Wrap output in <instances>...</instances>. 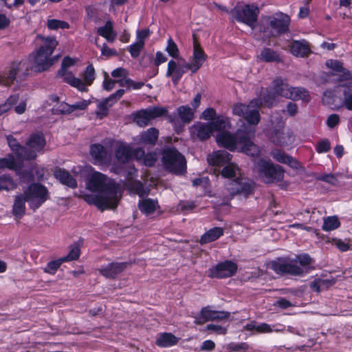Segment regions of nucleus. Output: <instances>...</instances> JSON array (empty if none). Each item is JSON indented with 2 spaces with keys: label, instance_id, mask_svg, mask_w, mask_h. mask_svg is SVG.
Instances as JSON below:
<instances>
[{
  "label": "nucleus",
  "instance_id": "nucleus-1",
  "mask_svg": "<svg viewBox=\"0 0 352 352\" xmlns=\"http://www.w3.org/2000/svg\"><path fill=\"white\" fill-rule=\"evenodd\" d=\"M43 44L36 52L32 53L28 60L14 61L1 75L0 85L6 87L14 85L19 87L28 75L29 69L41 72L52 66L58 59L57 56L52 57L58 41L54 36H39Z\"/></svg>",
  "mask_w": 352,
  "mask_h": 352
},
{
  "label": "nucleus",
  "instance_id": "nucleus-2",
  "mask_svg": "<svg viewBox=\"0 0 352 352\" xmlns=\"http://www.w3.org/2000/svg\"><path fill=\"white\" fill-rule=\"evenodd\" d=\"M285 97L293 100L308 101L309 95L307 90L302 87L289 86L285 80L277 78L273 80L270 90L261 98H254L248 104L236 103L232 107L233 114L245 119L250 125H257L261 120L259 108L264 102L268 107L276 102V98Z\"/></svg>",
  "mask_w": 352,
  "mask_h": 352
},
{
  "label": "nucleus",
  "instance_id": "nucleus-3",
  "mask_svg": "<svg viewBox=\"0 0 352 352\" xmlns=\"http://www.w3.org/2000/svg\"><path fill=\"white\" fill-rule=\"evenodd\" d=\"M209 122L211 124L212 131H219L216 136V142L219 146L230 151L239 148L241 152L252 157L259 155L261 151L258 146L252 140L254 131L238 129L234 133L227 131L226 130L230 128V121L228 118L223 116H217L213 121Z\"/></svg>",
  "mask_w": 352,
  "mask_h": 352
},
{
  "label": "nucleus",
  "instance_id": "nucleus-4",
  "mask_svg": "<svg viewBox=\"0 0 352 352\" xmlns=\"http://www.w3.org/2000/svg\"><path fill=\"white\" fill-rule=\"evenodd\" d=\"M85 185L89 190L97 192L85 195L84 199L87 203L94 204L102 210L117 206L121 192L115 181L100 172L94 171L87 177Z\"/></svg>",
  "mask_w": 352,
  "mask_h": 352
},
{
  "label": "nucleus",
  "instance_id": "nucleus-5",
  "mask_svg": "<svg viewBox=\"0 0 352 352\" xmlns=\"http://www.w3.org/2000/svg\"><path fill=\"white\" fill-rule=\"evenodd\" d=\"M325 64L331 70L333 76H338V81L346 82L338 88L342 89V106L349 111H352V73L344 68L340 60L329 59Z\"/></svg>",
  "mask_w": 352,
  "mask_h": 352
},
{
  "label": "nucleus",
  "instance_id": "nucleus-6",
  "mask_svg": "<svg viewBox=\"0 0 352 352\" xmlns=\"http://www.w3.org/2000/svg\"><path fill=\"white\" fill-rule=\"evenodd\" d=\"M312 263V258L307 254L296 256L295 258H278L270 263V267L278 274L299 276L304 273V268Z\"/></svg>",
  "mask_w": 352,
  "mask_h": 352
},
{
  "label": "nucleus",
  "instance_id": "nucleus-7",
  "mask_svg": "<svg viewBox=\"0 0 352 352\" xmlns=\"http://www.w3.org/2000/svg\"><path fill=\"white\" fill-rule=\"evenodd\" d=\"M289 23L290 18L287 14L278 12L262 18L260 31L267 36H275L286 32Z\"/></svg>",
  "mask_w": 352,
  "mask_h": 352
},
{
  "label": "nucleus",
  "instance_id": "nucleus-8",
  "mask_svg": "<svg viewBox=\"0 0 352 352\" xmlns=\"http://www.w3.org/2000/svg\"><path fill=\"white\" fill-rule=\"evenodd\" d=\"M164 168L175 175H182L186 171V161L184 156L175 148L166 146L161 153Z\"/></svg>",
  "mask_w": 352,
  "mask_h": 352
},
{
  "label": "nucleus",
  "instance_id": "nucleus-9",
  "mask_svg": "<svg viewBox=\"0 0 352 352\" xmlns=\"http://www.w3.org/2000/svg\"><path fill=\"white\" fill-rule=\"evenodd\" d=\"M255 168L260 178L266 184L278 182L283 179V170L270 160L259 159L255 162Z\"/></svg>",
  "mask_w": 352,
  "mask_h": 352
},
{
  "label": "nucleus",
  "instance_id": "nucleus-10",
  "mask_svg": "<svg viewBox=\"0 0 352 352\" xmlns=\"http://www.w3.org/2000/svg\"><path fill=\"white\" fill-rule=\"evenodd\" d=\"M29 206L33 210L38 209L48 199V190L45 186L38 183H33L22 193Z\"/></svg>",
  "mask_w": 352,
  "mask_h": 352
},
{
  "label": "nucleus",
  "instance_id": "nucleus-11",
  "mask_svg": "<svg viewBox=\"0 0 352 352\" xmlns=\"http://www.w3.org/2000/svg\"><path fill=\"white\" fill-rule=\"evenodd\" d=\"M232 12V16L237 21L246 24L252 30L254 28L259 12L256 6L254 5H245L241 7H236Z\"/></svg>",
  "mask_w": 352,
  "mask_h": 352
},
{
  "label": "nucleus",
  "instance_id": "nucleus-12",
  "mask_svg": "<svg viewBox=\"0 0 352 352\" xmlns=\"http://www.w3.org/2000/svg\"><path fill=\"white\" fill-rule=\"evenodd\" d=\"M74 64V59L68 56L65 57L62 61L61 67L58 72V76L61 77L64 82L70 85L72 87L81 92H84L86 91V86L82 82V80L75 77L71 72H67V69Z\"/></svg>",
  "mask_w": 352,
  "mask_h": 352
},
{
  "label": "nucleus",
  "instance_id": "nucleus-13",
  "mask_svg": "<svg viewBox=\"0 0 352 352\" xmlns=\"http://www.w3.org/2000/svg\"><path fill=\"white\" fill-rule=\"evenodd\" d=\"M167 113V110L161 107L153 106L140 110L133 114L134 122L140 126L147 125L155 118L161 117Z\"/></svg>",
  "mask_w": 352,
  "mask_h": 352
},
{
  "label": "nucleus",
  "instance_id": "nucleus-14",
  "mask_svg": "<svg viewBox=\"0 0 352 352\" xmlns=\"http://www.w3.org/2000/svg\"><path fill=\"white\" fill-rule=\"evenodd\" d=\"M237 268V265L234 262L227 260L210 267L208 276L217 278L231 277L235 274Z\"/></svg>",
  "mask_w": 352,
  "mask_h": 352
},
{
  "label": "nucleus",
  "instance_id": "nucleus-15",
  "mask_svg": "<svg viewBox=\"0 0 352 352\" xmlns=\"http://www.w3.org/2000/svg\"><path fill=\"white\" fill-rule=\"evenodd\" d=\"M206 59L207 55L194 38L192 55L190 58V62L186 63V67L192 73H195L201 67Z\"/></svg>",
  "mask_w": 352,
  "mask_h": 352
},
{
  "label": "nucleus",
  "instance_id": "nucleus-16",
  "mask_svg": "<svg viewBox=\"0 0 352 352\" xmlns=\"http://www.w3.org/2000/svg\"><path fill=\"white\" fill-rule=\"evenodd\" d=\"M227 189L232 196L239 194L247 197L252 193L253 185L250 182L237 177L230 182Z\"/></svg>",
  "mask_w": 352,
  "mask_h": 352
},
{
  "label": "nucleus",
  "instance_id": "nucleus-17",
  "mask_svg": "<svg viewBox=\"0 0 352 352\" xmlns=\"http://www.w3.org/2000/svg\"><path fill=\"white\" fill-rule=\"evenodd\" d=\"M125 91L120 89L114 94H111L107 98L100 101L97 106L96 113L100 118L105 117L108 114L109 108L116 104L124 95Z\"/></svg>",
  "mask_w": 352,
  "mask_h": 352
},
{
  "label": "nucleus",
  "instance_id": "nucleus-18",
  "mask_svg": "<svg viewBox=\"0 0 352 352\" xmlns=\"http://www.w3.org/2000/svg\"><path fill=\"white\" fill-rule=\"evenodd\" d=\"M115 157L120 163H126L131 158H135V148L133 149L131 144L122 141H116L114 144Z\"/></svg>",
  "mask_w": 352,
  "mask_h": 352
},
{
  "label": "nucleus",
  "instance_id": "nucleus-19",
  "mask_svg": "<svg viewBox=\"0 0 352 352\" xmlns=\"http://www.w3.org/2000/svg\"><path fill=\"white\" fill-rule=\"evenodd\" d=\"M271 141L279 146L292 145L295 141V136L290 129H274L270 135Z\"/></svg>",
  "mask_w": 352,
  "mask_h": 352
},
{
  "label": "nucleus",
  "instance_id": "nucleus-20",
  "mask_svg": "<svg viewBox=\"0 0 352 352\" xmlns=\"http://www.w3.org/2000/svg\"><path fill=\"white\" fill-rule=\"evenodd\" d=\"M190 135L193 139H198L201 141L208 139L213 132L210 122H197L190 129Z\"/></svg>",
  "mask_w": 352,
  "mask_h": 352
},
{
  "label": "nucleus",
  "instance_id": "nucleus-21",
  "mask_svg": "<svg viewBox=\"0 0 352 352\" xmlns=\"http://www.w3.org/2000/svg\"><path fill=\"white\" fill-rule=\"evenodd\" d=\"M186 70H189L186 67V63L181 64L174 60H170L168 63L166 76L171 77L173 84L177 85Z\"/></svg>",
  "mask_w": 352,
  "mask_h": 352
},
{
  "label": "nucleus",
  "instance_id": "nucleus-22",
  "mask_svg": "<svg viewBox=\"0 0 352 352\" xmlns=\"http://www.w3.org/2000/svg\"><path fill=\"white\" fill-rule=\"evenodd\" d=\"M45 144V140L42 133H35L32 134L26 143V153H33L34 159L37 153L43 150Z\"/></svg>",
  "mask_w": 352,
  "mask_h": 352
},
{
  "label": "nucleus",
  "instance_id": "nucleus-23",
  "mask_svg": "<svg viewBox=\"0 0 352 352\" xmlns=\"http://www.w3.org/2000/svg\"><path fill=\"white\" fill-rule=\"evenodd\" d=\"M232 155L226 151H217L209 154L207 161L209 164L217 167H224L232 160Z\"/></svg>",
  "mask_w": 352,
  "mask_h": 352
},
{
  "label": "nucleus",
  "instance_id": "nucleus-24",
  "mask_svg": "<svg viewBox=\"0 0 352 352\" xmlns=\"http://www.w3.org/2000/svg\"><path fill=\"white\" fill-rule=\"evenodd\" d=\"M89 153L92 157V162L96 165H103L109 161V156L106 148L100 144H91Z\"/></svg>",
  "mask_w": 352,
  "mask_h": 352
},
{
  "label": "nucleus",
  "instance_id": "nucleus-25",
  "mask_svg": "<svg viewBox=\"0 0 352 352\" xmlns=\"http://www.w3.org/2000/svg\"><path fill=\"white\" fill-rule=\"evenodd\" d=\"M7 142L10 149L21 160H33V153H26V146H21L17 140L12 135H7Z\"/></svg>",
  "mask_w": 352,
  "mask_h": 352
},
{
  "label": "nucleus",
  "instance_id": "nucleus-26",
  "mask_svg": "<svg viewBox=\"0 0 352 352\" xmlns=\"http://www.w3.org/2000/svg\"><path fill=\"white\" fill-rule=\"evenodd\" d=\"M230 313L223 311H215L211 309V307L206 306L203 307L200 311L199 320L202 322H208L210 320H218L228 318Z\"/></svg>",
  "mask_w": 352,
  "mask_h": 352
},
{
  "label": "nucleus",
  "instance_id": "nucleus-27",
  "mask_svg": "<svg viewBox=\"0 0 352 352\" xmlns=\"http://www.w3.org/2000/svg\"><path fill=\"white\" fill-rule=\"evenodd\" d=\"M159 136V131L155 128H149L146 131L140 133L133 138L137 144H144L153 146L155 144Z\"/></svg>",
  "mask_w": 352,
  "mask_h": 352
},
{
  "label": "nucleus",
  "instance_id": "nucleus-28",
  "mask_svg": "<svg viewBox=\"0 0 352 352\" xmlns=\"http://www.w3.org/2000/svg\"><path fill=\"white\" fill-rule=\"evenodd\" d=\"M272 157L278 162L287 165L294 169H298L300 168V163L292 156H290L285 153L276 149L271 152Z\"/></svg>",
  "mask_w": 352,
  "mask_h": 352
},
{
  "label": "nucleus",
  "instance_id": "nucleus-29",
  "mask_svg": "<svg viewBox=\"0 0 352 352\" xmlns=\"http://www.w3.org/2000/svg\"><path fill=\"white\" fill-rule=\"evenodd\" d=\"M282 325L271 326L267 323H256L251 322L245 326V329L249 331H256L257 333H271L273 331L278 332L283 331Z\"/></svg>",
  "mask_w": 352,
  "mask_h": 352
},
{
  "label": "nucleus",
  "instance_id": "nucleus-30",
  "mask_svg": "<svg viewBox=\"0 0 352 352\" xmlns=\"http://www.w3.org/2000/svg\"><path fill=\"white\" fill-rule=\"evenodd\" d=\"M54 175L62 184L71 188H76L78 186L77 181L68 171L63 168H56L54 170Z\"/></svg>",
  "mask_w": 352,
  "mask_h": 352
},
{
  "label": "nucleus",
  "instance_id": "nucleus-31",
  "mask_svg": "<svg viewBox=\"0 0 352 352\" xmlns=\"http://www.w3.org/2000/svg\"><path fill=\"white\" fill-rule=\"evenodd\" d=\"M126 263H111L100 269V274L107 278H115L124 270Z\"/></svg>",
  "mask_w": 352,
  "mask_h": 352
},
{
  "label": "nucleus",
  "instance_id": "nucleus-32",
  "mask_svg": "<svg viewBox=\"0 0 352 352\" xmlns=\"http://www.w3.org/2000/svg\"><path fill=\"white\" fill-rule=\"evenodd\" d=\"M290 50L292 54L297 57H305L311 52L309 44L305 40L293 41Z\"/></svg>",
  "mask_w": 352,
  "mask_h": 352
},
{
  "label": "nucleus",
  "instance_id": "nucleus-33",
  "mask_svg": "<svg viewBox=\"0 0 352 352\" xmlns=\"http://www.w3.org/2000/svg\"><path fill=\"white\" fill-rule=\"evenodd\" d=\"M135 159L144 165L151 167L155 164L157 156L155 153H145L143 148H135Z\"/></svg>",
  "mask_w": 352,
  "mask_h": 352
},
{
  "label": "nucleus",
  "instance_id": "nucleus-34",
  "mask_svg": "<svg viewBox=\"0 0 352 352\" xmlns=\"http://www.w3.org/2000/svg\"><path fill=\"white\" fill-rule=\"evenodd\" d=\"M97 34L104 38L108 42H113L117 36L113 30V23L111 20L106 21L103 26L97 28Z\"/></svg>",
  "mask_w": 352,
  "mask_h": 352
},
{
  "label": "nucleus",
  "instance_id": "nucleus-35",
  "mask_svg": "<svg viewBox=\"0 0 352 352\" xmlns=\"http://www.w3.org/2000/svg\"><path fill=\"white\" fill-rule=\"evenodd\" d=\"M224 234V230L221 227H214L206 231L200 238L201 245L213 242L219 239Z\"/></svg>",
  "mask_w": 352,
  "mask_h": 352
},
{
  "label": "nucleus",
  "instance_id": "nucleus-36",
  "mask_svg": "<svg viewBox=\"0 0 352 352\" xmlns=\"http://www.w3.org/2000/svg\"><path fill=\"white\" fill-rule=\"evenodd\" d=\"M25 202L27 199L22 193L16 195L12 208V213L16 218L20 219L24 215Z\"/></svg>",
  "mask_w": 352,
  "mask_h": 352
},
{
  "label": "nucleus",
  "instance_id": "nucleus-37",
  "mask_svg": "<svg viewBox=\"0 0 352 352\" xmlns=\"http://www.w3.org/2000/svg\"><path fill=\"white\" fill-rule=\"evenodd\" d=\"M178 338L171 333H160L157 335L156 344L160 347H170L176 344Z\"/></svg>",
  "mask_w": 352,
  "mask_h": 352
},
{
  "label": "nucleus",
  "instance_id": "nucleus-38",
  "mask_svg": "<svg viewBox=\"0 0 352 352\" xmlns=\"http://www.w3.org/2000/svg\"><path fill=\"white\" fill-rule=\"evenodd\" d=\"M157 206V201L150 198L141 199L138 203L140 210L146 215L153 214Z\"/></svg>",
  "mask_w": 352,
  "mask_h": 352
},
{
  "label": "nucleus",
  "instance_id": "nucleus-39",
  "mask_svg": "<svg viewBox=\"0 0 352 352\" xmlns=\"http://www.w3.org/2000/svg\"><path fill=\"white\" fill-rule=\"evenodd\" d=\"M258 60L265 63L278 62L280 60L278 53L269 47H264L257 56Z\"/></svg>",
  "mask_w": 352,
  "mask_h": 352
},
{
  "label": "nucleus",
  "instance_id": "nucleus-40",
  "mask_svg": "<svg viewBox=\"0 0 352 352\" xmlns=\"http://www.w3.org/2000/svg\"><path fill=\"white\" fill-rule=\"evenodd\" d=\"M334 283L332 279L317 278L310 283V287L313 291L319 293L321 290L332 286Z\"/></svg>",
  "mask_w": 352,
  "mask_h": 352
},
{
  "label": "nucleus",
  "instance_id": "nucleus-41",
  "mask_svg": "<svg viewBox=\"0 0 352 352\" xmlns=\"http://www.w3.org/2000/svg\"><path fill=\"white\" fill-rule=\"evenodd\" d=\"M17 187L16 182L9 174H3L0 175V192L5 190L7 192L13 190Z\"/></svg>",
  "mask_w": 352,
  "mask_h": 352
},
{
  "label": "nucleus",
  "instance_id": "nucleus-42",
  "mask_svg": "<svg viewBox=\"0 0 352 352\" xmlns=\"http://www.w3.org/2000/svg\"><path fill=\"white\" fill-rule=\"evenodd\" d=\"M239 175V168L237 164L231 162V161L225 166L221 170V175L225 178H234L236 179Z\"/></svg>",
  "mask_w": 352,
  "mask_h": 352
},
{
  "label": "nucleus",
  "instance_id": "nucleus-43",
  "mask_svg": "<svg viewBox=\"0 0 352 352\" xmlns=\"http://www.w3.org/2000/svg\"><path fill=\"white\" fill-rule=\"evenodd\" d=\"M177 111L183 122L189 123L194 118V110L188 106H180Z\"/></svg>",
  "mask_w": 352,
  "mask_h": 352
},
{
  "label": "nucleus",
  "instance_id": "nucleus-44",
  "mask_svg": "<svg viewBox=\"0 0 352 352\" xmlns=\"http://www.w3.org/2000/svg\"><path fill=\"white\" fill-rule=\"evenodd\" d=\"M340 226V222L337 216H329L323 219V225L322 228L325 232L334 230Z\"/></svg>",
  "mask_w": 352,
  "mask_h": 352
},
{
  "label": "nucleus",
  "instance_id": "nucleus-45",
  "mask_svg": "<svg viewBox=\"0 0 352 352\" xmlns=\"http://www.w3.org/2000/svg\"><path fill=\"white\" fill-rule=\"evenodd\" d=\"M17 168V163L12 155H8L0 158V168L14 170Z\"/></svg>",
  "mask_w": 352,
  "mask_h": 352
},
{
  "label": "nucleus",
  "instance_id": "nucleus-46",
  "mask_svg": "<svg viewBox=\"0 0 352 352\" xmlns=\"http://www.w3.org/2000/svg\"><path fill=\"white\" fill-rule=\"evenodd\" d=\"M83 80L82 82L86 86V91H87V87L91 85L94 80H95V69L94 68L92 65H89L87 66L86 69L82 75Z\"/></svg>",
  "mask_w": 352,
  "mask_h": 352
},
{
  "label": "nucleus",
  "instance_id": "nucleus-47",
  "mask_svg": "<svg viewBox=\"0 0 352 352\" xmlns=\"http://www.w3.org/2000/svg\"><path fill=\"white\" fill-rule=\"evenodd\" d=\"M129 188L135 193L138 194L142 199L147 195L148 192L145 189L144 184L139 180L133 181V183L129 184Z\"/></svg>",
  "mask_w": 352,
  "mask_h": 352
},
{
  "label": "nucleus",
  "instance_id": "nucleus-48",
  "mask_svg": "<svg viewBox=\"0 0 352 352\" xmlns=\"http://www.w3.org/2000/svg\"><path fill=\"white\" fill-rule=\"evenodd\" d=\"M129 188L135 193L138 194L142 199L147 195L148 192L145 189L144 184L139 180L133 181V183L129 184Z\"/></svg>",
  "mask_w": 352,
  "mask_h": 352
},
{
  "label": "nucleus",
  "instance_id": "nucleus-49",
  "mask_svg": "<svg viewBox=\"0 0 352 352\" xmlns=\"http://www.w3.org/2000/svg\"><path fill=\"white\" fill-rule=\"evenodd\" d=\"M48 29L52 30H56L58 29H67L69 25L67 22L58 19H48L47 23Z\"/></svg>",
  "mask_w": 352,
  "mask_h": 352
},
{
  "label": "nucleus",
  "instance_id": "nucleus-50",
  "mask_svg": "<svg viewBox=\"0 0 352 352\" xmlns=\"http://www.w3.org/2000/svg\"><path fill=\"white\" fill-rule=\"evenodd\" d=\"M118 83L121 87H126L127 89L132 88L133 89L138 90L144 86L142 82H135L131 78H124L118 80Z\"/></svg>",
  "mask_w": 352,
  "mask_h": 352
},
{
  "label": "nucleus",
  "instance_id": "nucleus-51",
  "mask_svg": "<svg viewBox=\"0 0 352 352\" xmlns=\"http://www.w3.org/2000/svg\"><path fill=\"white\" fill-rule=\"evenodd\" d=\"M166 51L173 58H178L179 56V49L174 41L170 38L167 41Z\"/></svg>",
  "mask_w": 352,
  "mask_h": 352
},
{
  "label": "nucleus",
  "instance_id": "nucleus-52",
  "mask_svg": "<svg viewBox=\"0 0 352 352\" xmlns=\"http://www.w3.org/2000/svg\"><path fill=\"white\" fill-rule=\"evenodd\" d=\"M63 263L64 261L62 258L50 261L45 267L44 272L50 274H54Z\"/></svg>",
  "mask_w": 352,
  "mask_h": 352
},
{
  "label": "nucleus",
  "instance_id": "nucleus-53",
  "mask_svg": "<svg viewBox=\"0 0 352 352\" xmlns=\"http://www.w3.org/2000/svg\"><path fill=\"white\" fill-rule=\"evenodd\" d=\"M144 47V44L135 41L128 47V51L129 52L132 58H137L140 56V52L143 50Z\"/></svg>",
  "mask_w": 352,
  "mask_h": 352
},
{
  "label": "nucleus",
  "instance_id": "nucleus-54",
  "mask_svg": "<svg viewBox=\"0 0 352 352\" xmlns=\"http://www.w3.org/2000/svg\"><path fill=\"white\" fill-rule=\"evenodd\" d=\"M192 186L195 187H201L204 192H207L210 187V181L208 177H199L192 180Z\"/></svg>",
  "mask_w": 352,
  "mask_h": 352
},
{
  "label": "nucleus",
  "instance_id": "nucleus-55",
  "mask_svg": "<svg viewBox=\"0 0 352 352\" xmlns=\"http://www.w3.org/2000/svg\"><path fill=\"white\" fill-rule=\"evenodd\" d=\"M53 110L59 114H70L72 113L71 104L62 102L58 103L53 109Z\"/></svg>",
  "mask_w": 352,
  "mask_h": 352
},
{
  "label": "nucleus",
  "instance_id": "nucleus-56",
  "mask_svg": "<svg viewBox=\"0 0 352 352\" xmlns=\"http://www.w3.org/2000/svg\"><path fill=\"white\" fill-rule=\"evenodd\" d=\"M80 256V248L78 245L71 247L69 254L66 256L62 257L64 262L74 261L78 258Z\"/></svg>",
  "mask_w": 352,
  "mask_h": 352
},
{
  "label": "nucleus",
  "instance_id": "nucleus-57",
  "mask_svg": "<svg viewBox=\"0 0 352 352\" xmlns=\"http://www.w3.org/2000/svg\"><path fill=\"white\" fill-rule=\"evenodd\" d=\"M91 101L89 100H80L71 104L72 112L76 111L85 110L90 104Z\"/></svg>",
  "mask_w": 352,
  "mask_h": 352
},
{
  "label": "nucleus",
  "instance_id": "nucleus-58",
  "mask_svg": "<svg viewBox=\"0 0 352 352\" xmlns=\"http://www.w3.org/2000/svg\"><path fill=\"white\" fill-rule=\"evenodd\" d=\"M206 329L219 335H225L227 333V327L216 324H209L206 326Z\"/></svg>",
  "mask_w": 352,
  "mask_h": 352
},
{
  "label": "nucleus",
  "instance_id": "nucleus-59",
  "mask_svg": "<svg viewBox=\"0 0 352 352\" xmlns=\"http://www.w3.org/2000/svg\"><path fill=\"white\" fill-rule=\"evenodd\" d=\"M330 142L327 139H324L320 141L316 146V150L318 153H327L330 150Z\"/></svg>",
  "mask_w": 352,
  "mask_h": 352
},
{
  "label": "nucleus",
  "instance_id": "nucleus-60",
  "mask_svg": "<svg viewBox=\"0 0 352 352\" xmlns=\"http://www.w3.org/2000/svg\"><path fill=\"white\" fill-rule=\"evenodd\" d=\"M150 31L148 29L138 30L136 32V42L144 44V41L150 36Z\"/></svg>",
  "mask_w": 352,
  "mask_h": 352
},
{
  "label": "nucleus",
  "instance_id": "nucleus-61",
  "mask_svg": "<svg viewBox=\"0 0 352 352\" xmlns=\"http://www.w3.org/2000/svg\"><path fill=\"white\" fill-rule=\"evenodd\" d=\"M117 82L118 81L109 78L108 74L105 73L104 79L102 83L103 89L107 91H110L115 87Z\"/></svg>",
  "mask_w": 352,
  "mask_h": 352
},
{
  "label": "nucleus",
  "instance_id": "nucleus-62",
  "mask_svg": "<svg viewBox=\"0 0 352 352\" xmlns=\"http://www.w3.org/2000/svg\"><path fill=\"white\" fill-rule=\"evenodd\" d=\"M19 94H16L14 95H11L5 102L3 105L6 107V111H8L10 109H11L14 105H15L17 102L19 101Z\"/></svg>",
  "mask_w": 352,
  "mask_h": 352
},
{
  "label": "nucleus",
  "instance_id": "nucleus-63",
  "mask_svg": "<svg viewBox=\"0 0 352 352\" xmlns=\"http://www.w3.org/2000/svg\"><path fill=\"white\" fill-rule=\"evenodd\" d=\"M216 117V111L213 108H207L201 114L202 119L210 122L213 121Z\"/></svg>",
  "mask_w": 352,
  "mask_h": 352
},
{
  "label": "nucleus",
  "instance_id": "nucleus-64",
  "mask_svg": "<svg viewBox=\"0 0 352 352\" xmlns=\"http://www.w3.org/2000/svg\"><path fill=\"white\" fill-rule=\"evenodd\" d=\"M340 122V117L338 114H331L327 119V125L329 128L332 129L335 127Z\"/></svg>",
  "mask_w": 352,
  "mask_h": 352
}]
</instances>
